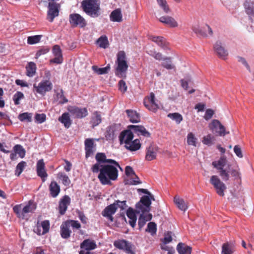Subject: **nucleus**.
Instances as JSON below:
<instances>
[{
	"label": "nucleus",
	"instance_id": "f257e3e1",
	"mask_svg": "<svg viewBox=\"0 0 254 254\" xmlns=\"http://www.w3.org/2000/svg\"><path fill=\"white\" fill-rule=\"evenodd\" d=\"M93 173H99L98 178L103 185H111V181H115L118 177V170L111 164L101 165L95 163L91 168Z\"/></svg>",
	"mask_w": 254,
	"mask_h": 254
},
{
	"label": "nucleus",
	"instance_id": "f03ea898",
	"mask_svg": "<svg viewBox=\"0 0 254 254\" xmlns=\"http://www.w3.org/2000/svg\"><path fill=\"white\" fill-rule=\"evenodd\" d=\"M227 163L226 157L223 155L219 160L212 162V165L218 171L219 175L223 181H227L229 180L230 174L235 179H240L241 178L240 173L238 167L231 168L230 166L228 165L227 168L225 169L224 167L226 165Z\"/></svg>",
	"mask_w": 254,
	"mask_h": 254
},
{
	"label": "nucleus",
	"instance_id": "7ed1b4c3",
	"mask_svg": "<svg viewBox=\"0 0 254 254\" xmlns=\"http://www.w3.org/2000/svg\"><path fill=\"white\" fill-rule=\"evenodd\" d=\"M117 67L115 68V73L116 76L120 77H126L128 65L127 61L126 53L123 51L118 52L117 55L116 61Z\"/></svg>",
	"mask_w": 254,
	"mask_h": 254
},
{
	"label": "nucleus",
	"instance_id": "20e7f679",
	"mask_svg": "<svg viewBox=\"0 0 254 254\" xmlns=\"http://www.w3.org/2000/svg\"><path fill=\"white\" fill-rule=\"evenodd\" d=\"M83 10L90 16L95 18L100 15V4L96 0H84L81 2Z\"/></svg>",
	"mask_w": 254,
	"mask_h": 254
},
{
	"label": "nucleus",
	"instance_id": "39448f33",
	"mask_svg": "<svg viewBox=\"0 0 254 254\" xmlns=\"http://www.w3.org/2000/svg\"><path fill=\"white\" fill-rule=\"evenodd\" d=\"M151 199L149 196L143 195L139 201L136 204L135 212L137 213H145L150 211Z\"/></svg>",
	"mask_w": 254,
	"mask_h": 254
},
{
	"label": "nucleus",
	"instance_id": "423d86ee",
	"mask_svg": "<svg viewBox=\"0 0 254 254\" xmlns=\"http://www.w3.org/2000/svg\"><path fill=\"white\" fill-rule=\"evenodd\" d=\"M52 88L53 84L49 80H42L38 85H33V91L43 96H45L47 92L51 91Z\"/></svg>",
	"mask_w": 254,
	"mask_h": 254
},
{
	"label": "nucleus",
	"instance_id": "0eeeda50",
	"mask_svg": "<svg viewBox=\"0 0 254 254\" xmlns=\"http://www.w3.org/2000/svg\"><path fill=\"white\" fill-rule=\"evenodd\" d=\"M210 183L214 187L218 195L222 197L224 196L227 187L217 176H212L210 179Z\"/></svg>",
	"mask_w": 254,
	"mask_h": 254
},
{
	"label": "nucleus",
	"instance_id": "6e6552de",
	"mask_svg": "<svg viewBox=\"0 0 254 254\" xmlns=\"http://www.w3.org/2000/svg\"><path fill=\"white\" fill-rule=\"evenodd\" d=\"M114 245L116 248L123 250L127 254H135L134 246L126 240L115 241Z\"/></svg>",
	"mask_w": 254,
	"mask_h": 254
},
{
	"label": "nucleus",
	"instance_id": "1a4fd4ad",
	"mask_svg": "<svg viewBox=\"0 0 254 254\" xmlns=\"http://www.w3.org/2000/svg\"><path fill=\"white\" fill-rule=\"evenodd\" d=\"M69 22L71 27L79 26L83 28L87 25V22L84 17L78 13H72L69 15Z\"/></svg>",
	"mask_w": 254,
	"mask_h": 254
},
{
	"label": "nucleus",
	"instance_id": "9d476101",
	"mask_svg": "<svg viewBox=\"0 0 254 254\" xmlns=\"http://www.w3.org/2000/svg\"><path fill=\"white\" fill-rule=\"evenodd\" d=\"M47 12V19L51 22L59 14L60 4L57 2H51L48 4Z\"/></svg>",
	"mask_w": 254,
	"mask_h": 254
},
{
	"label": "nucleus",
	"instance_id": "9b49d317",
	"mask_svg": "<svg viewBox=\"0 0 254 254\" xmlns=\"http://www.w3.org/2000/svg\"><path fill=\"white\" fill-rule=\"evenodd\" d=\"M209 127L212 132L217 135L223 136L229 133V131L226 132L225 127L217 120H213Z\"/></svg>",
	"mask_w": 254,
	"mask_h": 254
},
{
	"label": "nucleus",
	"instance_id": "f8f14e48",
	"mask_svg": "<svg viewBox=\"0 0 254 254\" xmlns=\"http://www.w3.org/2000/svg\"><path fill=\"white\" fill-rule=\"evenodd\" d=\"M143 104L148 110L153 112H156L159 108L158 105L155 101V95L153 92L149 97L144 98Z\"/></svg>",
	"mask_w": 254,
	"mask_h": 254
},
{
	"label": "nucleus",
	"instance_id": "ddd939ff",
	"mask_svg": "<svg viewBox=\"0 0 254 254\" xmlns=\"http://www.w3.org/2000/svg\"><path fill=\"white\" fill-rule=\"evenodd\" d=\"M70 115L75 118L81 119L88 115V111L86 108H80L75 106H71L68 108Z\"/></svg>",
	"mask_w": 254,
	"mask_h": 254
},
{
	"label": "nucleus",
	"instance_id": "4468645a",
	"mask_svg": "<svg viewBox=\"0 0 254 254\" xmlns=\"http://www.w3.org/2000/svg\"><path fill=\"white\" fill-rule=\"evenodd\" d=\"M94 138H86L84 141L85 157L88 158L91 156L96 150V144Z\"/></svg>",
	"mask_w": 254,
	"mask_h": 254
},
{
	"label": "nucleus",
	"instance_id": "2eb2a0df",
	"mask_svg": "<svg viewBox=\"0 0 254 254\" xmlns=\"http://www.w3.org/2000/svg\"><path fill=\"white\" fill-rule=\"evenodd\" d=\"M131 129L128 128L122 131L119 136V140L121 144H128L134 137L133 133Z\"/></svg>",
	"mask_w": 254,
	"mask_h": 254
},
{
	"label": "nucleus",
	"instance_id": "dca6fc26",
	"mask_svg": "<svg viewBox=\"0 0 254 254\" xmlns=\"http://www.w3.org/2000/svg\"><path fill=\"white\" fill-rule=\"evenodd\" d=\"M36 171L37 175L40 177L44 182L48 176L45 169V164L43 159L38 161L36 164Z\"/></svg>",
	"mask_w": 254,
	"mask_h": 254
},
{
	"label": "nucleus",
	"instance_id": "f3484780",
	"mask_svg": "<svg viewBox=\"0 0 254 254\" xmlns=\"http://www.w3.org/2000/svg\"><path fill=\"white\" fill-rule=\"evenodd\" d=\"M70 203V198L68 195H64L60 200L58 207L59 212L61 215H64Z\"/></svg>",
	"mask_w": 254,
	"mask_h": 254
},
{
	"label": "nucleus",
	"instance_id": "a211bd4d",
	"mask_svg": "<svg viewBox=\"0 0 254 254\" xmlns=\"http://www.w3.org/2000/svg\"><path fill=\"white\" fill-rule=\"evenodd\" d=\"M117 209V207L115 205V204H111L107 207L102 212V215L106 217L111 222L114 221V218L113 215L114 214Z\"/></svg>",
	"mask_w": 254,
	"mask_h": 254
},
{
	"label": "nucleus",
	"instance_id": "6ab92c4d",
	"mask_svg": "<svg viewBox=\"0 0 254 254\" xmlns=\"http://www.w3.org/2000/svg\"><path fill=\"white\" fill-rule=\"evenodd\" d=\"M53 53L55 58L50 60L51 63L60 64L63 63V59L62 53V50L59 45H56L53 46Z\"/></svg>",
	"mask_w": 254,
	"mask_h": 254
},
{
	"label": "nucleus",
	"instance_id": "aec40b11",
	"mask_svg": "<svg viewBox=\"0 0 254 254\" xmlns=\"http://www.w3.org/2000/svg\"><path fill=\"white\" fill-rule=\"evenodd\" d=\"M128 128L131 129L133 132L138 136L142 135L146 137L150 136V133L142 126L129 125L128 126Z\"/></svg>",
	"mask_w": 254,
	"mask_h": 254
},
{
	"label": "nucleus",
	"instance_id": "412c9836",
	"mask_svg": "<svg viewBox=\"0 0 254 254\" xmlns=\"http://www.w3.org/2000/svg\"><path fill=\"white\" fill-rule=\"evenodd\" d=\"M119 127L117 124L110 126L107 128L105 137L107 140H113L119 131Z\"/></svg>",
	"mask_w": 254,
	"mask_h": 254
},
{
	"label": "nucleus",
	"instance_id": "4be33fe9",
	"mask_svg": "<svg viewBox=\"0 0 254 254\" xmlns=\"http://www.w3.org/2000/svg\"><path fill=\"white\" fill-rule=\"evenodd\" d=\"M214 49L219 58L222 59H225L228 55L227 51L222 46V44L220 41H217L215 43L214 45Z\"/></svg>",
	"mask_w": 254,
	"mask_h": 254
},
{
	"label": "nucleus",
	"instance_id": "5701e85b",
	"mask_svg": "<svg viewBox=\"0 0 254 254\" xmlns=\"http://www.w3.org/2000/svg\"><path fill=\"white\" fill-rule=\"evenodd\" d=\"M158 152V147L154 145H150L146 149L145 159L147 161H151L156 157Z\"/></svg>",
	"mask_w": 254,
	"mask_h": 254
},
{
	"label": "nucleus",
	"instance_id": "b1692460",
	"mask_svg": "<svg viewBox=\"0 0 254 254\" xmlns=\"http://www.w3.org/2000/svg\"><path fill=\"white\" fill-rule=\"evenodd\" d=\"M69 228L68 223L65 221L63 222L60 227V235L62 238L67 239L70 237L71 231Z\"/></svg>",
	"mask_w": 254,
	"mask_h": 254
},
{
	"label": "nucleus",
	"instance_id": "393cba45",
	"mask_svg": "<svg viewBox=\"0 0 254 254\" xmlns=\"http://www.w3.org/2000/svg\"><path fill=\"white\" fill-rule=\"evenodd\" d=\"M159 20L161 22L165 24H166L172 28L177 27L178 26V22L175 20V19L173 17L171 16H161L159 18Z\"/></svg>",
	"mask_w": 254,
	"mask_h": 254
},
{
	"label": "nucleus",
	"instance_id": "a878e982",
	"mask_svg": "<svg viewBox=\"0 0 254 254\" xmlns=\"http://www.w3.org/2000/svg\"><path fill=\"white\" fill-rule=\"evenodd\" d=\"M56 94L54 98V101L59 104H64L68 102L67 99L64 96V91L61 89L59 91L58 90H55Z\"/></svg>",
	"mask_w": 254,
	"mask_h": 254
},
{
	"label": "nucleus",
	"instance_id": "bb28decb",
	"mask_svg": "<svg viewBox=\"0 0 254 254\" xmlns=\"http://www.w3.org/2000/svg\"><path fill=\"white\" fill-rule=\"evenodd\" d=\"M97 247L95 242L90 239H86L80 244V248L83 249L82 251H88L94 250Z\"/></svg>",
	"mask_w": 254,
	"mask_h": 254
},
{
	"label": "nucleus",
	"instance_id": "cd10ccee",
	"mask_svg": "<svg viewBox=\"0 0 254 254\" xmlns=\"http://www.w3.org/2000/svg\"><path fill=\"white\" fill-rule=\"evenodd\" d=\"M49 191L53 197H56L60 192V186L56 181H53L49 185Z\"/></svg>",
	"mask_w": 254,
	"mask_h": 254
},
{
	"label": "nucleus",
	"instance_id": "c85d7f7f",
	"mask_svg": "<svg viewBox=\"0 0 254 254\" xmlns=\"http://www.w3.org/2000/svg\"><path fill=\"white\" fill-rule=\"evenodd\" d=\"M141 146V144L138 139L131 140L128 142V144L125 145V147L127 150L130 151H136L139 150Z\"/></svg>",
	"mask_w": 254,
	"mask_h": 254
},
{
	"label": "nucleus",
	"instance_id": "c756f323",
	"mask_svg": "<svg viewBox=\"0 0 254 254\" xmlns=\"http://www.w3.org/2000/svg\"><path fill=\"white\" fill-rule=\"evenodd\" d=\"M121 8H117L113 10L110 15L111 21L113 22H121L123 20Z\"/></svg>",
	"mask_w": 254,
	"mask_h": 254
},
{
	"label": "nucleus",
	"instance_id": "7c9ffc66",
	"mask_svg": "<svg viewBox=\"0 0 254 254\" xmlns=\"http://www.w3.org/2000/svg\"><path fill=\"white\" fill-rule=\"evenodd\" d=\"M50 229V222L49 220H44L41 223V225L37 227V234L39 235H44L48 233Z\"/></svg>",
	"mask_w": 254,
	"mask_h": 254
},
{
	"label": "nucleus",
	"instance_id": "2f4dec72",
	"mask_svg": "<svg viewBox=\"0 0 254 254\" xmlns=\"http://www.w3.org/2000/svg\"><path fill=\"white\" fill-rule=\"evenodd\" d=\"M37 208L36 203L32 200H30L23 208V213L25 216L26 214L33 213Z\"/></svg>",
	"mask_w": 254,
	"mask_h": 254
},
{
	"label": "nucleus",
	"instance_id": "473e14b6",
	"mask_svg": "<svg viewBox=\"0 0 254 254\" xmlns=\"http://www.w3.org/2000/svg\"><path fill=\"white\" fill-rule=\"evenodd\" d=\"M152 218V215L150 213L145 214V213H141L139 217L138 221L139 229H141L145 225L146 222L151 220Z\"/></svg>",
	"mask_w": 254,
	"mask_h": 254
},
{
	"label": "nucleus",
	"instance_id": "72a5a7b5",
	"mask_svg": "<svg viewBox=\"0 0 254 254\" xmlns=\"http://www.w3.org/2000/svg\"><path fill=\"white\" fill-rule=\"evenodd\" d=\"M235 251L234 245L231 243L226 242L222 246L221 254H233Z\"/></svg>",
	"mask_w": 254,
	"mask_h": 254
},
{
	"label": "nucleus",
	"instance_id": "f704fd0d",
	"mask_svg": "<svg viewBox=\"0 0 254 254\" xmlns=\"http://www.w3.org/2000/svg\"><path fill=\"white\" fill-rule=\"evenodd\" d=\"M246 12L251 16L254 17V1L246 0L244 3Z\"/></svg>",
	"mask_w": 254,
	"mask_h": 254
},
{
	"label": "nucleus",
	"instance_id": "c9c22d12",
	"mask_svg": "<svg viewBox=\"0 0 254 254\" xmlns=\"http://www.w3.org/2000/svg\"><path fill=\"white\" fill-rule=\"evenodd\" d=\"M126 112L127 113L130 122L136 123L140 122L139 114L136 111L132 110H127Z\"/></svg>",
	"mask_w": 254,
	"mask_h": 254
},
{
	"label": "nucleus",
	"instance_id": "e433bc0d",
	"mask_svg": "<svg viewBox=\"0 0 254 254\" xmlns=\"http://www.w3.org/2000/svg\"><path fill=\"white\" fill-rule=\"evenodd\" d=\"M59 121L63 124L65 127L68 128L72 124L68 113H64L59 118Z\"/></svg>",
	"mask_w": 254,
	"mask_h": 254
},
{
	"label": "nucleus",
	"instance_id": "4c0bfd02",
	"mask_svg": "<svg viewBox=\"0 0 254 254\" xmlns=\"http://www.w3.org/2000/svg\"><path fill=\"white\" fill-rule=\"evenodd\" d=\"M177 250L179 254H191V248L184 243H179Z\"/></svg>",
	"mask_w": 254,
	"mask_h": 254
},
{
	"label": "nucleus",
	"instance_id": "58836bf2",
	"mask_svg": "<svg viewBox=\"0 0 254 254\" xmlns=\"http://www.w3.org/2000/svg\"><path fill=\"white\" fill-rule=\"evenodd\" d=\"M127 215L129 219L128 223L129 225L134 228L136 225V216L133 209L129 208L127 211Z\"/></svg>",
	"mask_w": 254,
	"mask_h": 254
},
{
	"label": "nucleus",
	"instance_id": "ea45409f",
	"mask_svg": "<svg viewBox=\"0 0 254 254\" xmlns=\"http://www.w3.org/2000/svg\"><path fill=\"white\" fill-rule=\"evenodd\" d=\"M174 201L177 207L182 211H185L188 209L187 204L185 200L178 196H175Z\"/></svg>",
	"mask_w": 254,
	"mask_h": 254
},
{
	"label": "nucleus",
	"instance_id": "a19ab883",
	"mask_svg": "<svg viewBox=\"0 0 254 254\" xmlns=\"http://www.w3.org/2000/svg\"><path fill=\"white\" fill-rule=\"evenodd\" d=\"M26 75L33 77L36 73V65L33 62H29L26 66Z\"/></svg>",
	"mask_w": 254,
	"mask_h": 254
},
{
	"label": "nucleus",
	"instance_id": "79ce46f5",
	"mask_svg": "<svg viewBox=\"0 0 254 254\" xmlns=\"http://www.w3.org/2000/svg\"><path fill=\"white\" fill-rule=\"evenodd\" d=\"M92 70L98 75L106 74L110 69V65L108 64L106 67L99 68L97 65L92 66Z\"/></svg>",
	"mask_w": 254,
	"mask_h": 254
},
{
	"label": "nucleus",
	"instance_id": "37998d69",
	"mask_svg": "<svg viewBox=\"0 0 254 254\" xmlns=\"http://www.w3.org/2000/svg\"><path fill=\"white\" fill-rule=\"evenodd\" d=\"M150 39L156 43L159 47L163 49L166 48V44L163 37L160 36H151Z\"/></svg>",
	"mask_w": 254,
	"mask_h": 254
},
{
	"label": "nucleus",
	"instance_id": "c03bdc74",
	"mask_svg": "<svg viewBox=\"0 0 254 254\" xmlns=\"http://www.w3.org/2000/svg\"><path fill=\"white\" fill-rule=\"evenodd\" d=\"M93 115L94 116L91 118L90 123L92 124V127H94L98 126L101 123L102 119L101 115L98 112H95Z\"/></svg>",
	"mask_w": 254,
	"mask_h": 254
},
{
	"label": "nucleus",
	"instance_id": "a18cd8bd",
	"mask_svg": "<svg viewBox=\"0 0 254 254\" xmlns=\"http://www.w3.org/2000/svg\"><path fill=\"white\" fill-rule=\"evenodd\" d=\"M57 177L62 181V183L65 186H69L71 183L69 177L63 172H59L57 174Z\"/></svg>",
	"mask_w": 254,
	"mask_h": 254
},
{
	"label": "nucleus",
	"instance_id": "49530a36",
	"mask_svg": "<svg viewBox=\"0 0 254 254\" xmlns=\"http://www.w3.org/2000/svg\"><path fill=\"white\" fill-rule=\"evenodd\" d=\"M97 44L101 48H106L109 45L108 38L106 36H101L97 41Z\"/></svg>",
	"mask_w": 254,
	"mask_h": 254
},
{
	"label": "nucleus",
	"instance_id": "de8ad7c7",
	"mask_svg": "<svg viewBox=\"0 0 254 254\" xmlns=\"http://www.w3.org/2000/svg\"><path fill=\"white\" fill-rule=\"evenodd\" d=\"M167 117L175 121L177 124H179L183 119L182 116L179 113H169Z\"/></svg>",
	"mask_w": 254,
	"mask_h": 254
},
{
	"label": "nucleus",
	"instance_id": "09e8293b",
	"mask_svg": "<svg viewBox=\"0 0 254 254\" xmlns=\"http://www.w3.org/2000/svg\"><path fill=\"white\" fill-rule=\"evenodd\" d=\"M13 151L17 154L21 158H23L25 155V150L23 147L20 144L15 145L13 148Z\"/></svg>",
	"mask_w": 254,
	"mask_h": 254
},
{
	"label": "nucleus",
	"instance_id": "8fccbe9b",
	"mask_svg": "<svg viewBox=\"0 0 254 254\" xmlns=\"http://www.w3.org/2000/svg\"><path fill=\"white\" fill-rule=\"evenodd\" d=\"M26 166V162L22 161L20 162H19L17 166H16L15 170V175L16 176H19L22 172H23V170L24 169L25 167Z\"/></svg>",
	"mask_w": 254,
	"mask_h": 254
},
{
	"label": "nucleus",
	"instance_id": "3c124183",
	"mask_svg": "<svg viewBox=\"0 0 254 254\" xmlns=\"http://www.w3.org/2000/svg\"><path fill=\"white\" fill-rule=\"evenodd\" d=\"M21 206L22 204L16 205L13 207V210L19 218L23 219L25 216L23 215V208Z\"/></svg>",
	"mask_w": 254,
	"mask_h": 254
},
{
	"label": "nucleus",
	"instance_id": "603ef678",
	"mask_svg": "<svg viewBox=\"0 0 254 254\" xmlns=\"http://www.w3.org/2000/svg\"><path fill=\"white\" fill-rule=\"evenodd\" d=\"M163 60V62L161 65L163 67L167 69H172L175 68V66L172 64L170 58H165Z\"/></svg>",
	"mask_w": 254,
	"mask_h": 254
},
{
	"label": "nucleus",
	"instance_id": "864d4df0",
	"mask_svg": "<svg viewBox=\"0 0 254 254\" xmlns=\"http://www.w3.org/2000/svg\"><path fill=\"white\" fill-rule=\"evenodd\" d=\"M197 138L195 137L194 134L190 132L187 135V143L189 145L196 146Z\"/></svg>",
	"mask_w": 254,
	"mask_h": 254
},
{
	"label": "nucleus",
	"instance_id": "5fc2aeb1",
	"mask_svg": "<svg viewBox=\"0 0 254 254\" xmlns=\"http://www.w3.org/2000/svg\"><path fill=\"white\" fill-rule=\"evenodd\" d=\"M32 115L31 113H23L19 115L18 119L21 122L26 121L28 122H31L32 121Z\"/></svg>",
	"mask_w": 254,
	"mask_h": 254
},
{
	"label": "nucleus",
	"instance_id": "6e6d98bb",
	"mask_svg": "<svg viewBox=\"0 0 254 254\" xmlns=\"http://www.w3.org/2000/svg\"><path fill=\"white\" fill-rule=\"evenodd\" d=\"M41 37V35L29 36L27 38V43L30 45L37 44L40 42Z\"/></svg>",
	"mask_w": 254,
	"mask_h": 254
},
{
	"label": "nucleus",
	"instance_id": "4d7b16f0",
	"mask_svg": "<svg viewBox=\"0 0 254 254\" xmlns=\"http://www.w3.org/2000/svg\"><path fill=\"white\" fill-rule=\"evenodd\" d=\"M157 1L166 13H168L170 11V8L166 0H157Z\"/></svg>",
	"mask_w": 254,
	"mask_h": 254
},
{
	"label": "nucleus",
	"instance_id": "13d9d810",
	"mask_svg": "<svg viewBox=\"0 0 254 254\" xmlns=\"http://www.w3.org/2000/svg\"><path fill=\"white\" fill-rule=\"evenodd\" d=\"M157 230L156 224L153 222H149L147 225L146 231L151 233L152 235L156 234Z\"/></svg>",
	"mask_w": 254,
	"mask_h": 254
},
{
	"label": "nucleus",
	"instance_id": "bf43d9fd",
	"mask_svg": "<svg viewBox=\"0 0 254 254\" xmlns=\"http://www.w3.org/2000/svg\"><path fill=\"white\" fill-rule=\"evenodd\" d=\"M214 140V137L211 134H209L203 137L202 142L204 144L210 146L213 144Z\"/></svg>",
	"mask_w": 254,
	"mask_h": 254
},
{
	"label": "nucleus",
	"instance_id": "052dcab7",
	"mask_svg": "<svg viewBox=\"0 0 254 254\" xmlns=\"http://www.w3.org/2000/svg\"><path fill=\"white\" fill-rule=\"evenodd\" d=\"M24 97L23 93L20 91H17L13 97V100L15 105H18L20 104L19 101Z\"/></svg>",
	"mask_w": 254,
	"mask_h": 254
},
{
	"label": "nucleus",
	"instance_id": "680f3d73",
	"mask_svg": "<svg viewBox=\"0 0 254 254\" xmlns=\"http://www.w3.org/2000/svg\"><path fill=\"white\" fill-rule=\"evenodd\" d=\"M97 162L96 163H105L106 161V156L104 153H98L95 156Z\"/></svg>",
	"mask_w": 254,
	"mask_h": 254
},
{
	"label": "nucleus",
	"instance_id": "e2e57ef3",
	"mask_svg": "<svg viewBox=\"0 0 254 254\" xmlns=\"http://www.w3.org/2000/svg\"><path fill=\"white\" fill-rule=\"evenodd\" d=\"M116 207H119L121 210H124L127 207L126 201H120L119 200H115L114 202Z\"/></svg>",
	"mask_w": 254,
	"mask_h": 254
},
{
	"label": "nucleus",
	"instance_id": "0e129e2a",
	"mask_svg": "<svg viewBox=\"0 0 254 254\" xmlns=\"http://www.w3.org/2000/svg\"><path fill=\"white\" fill-rule=\"evenodd\" d=\"M66 223H68L69 226H71L73 228L79 229L81 227V225L78 221L73 220H67L65 221Z\"/></svg>",
	"mask_w": 254,
	"mask_h": 254
},
{
	"label": "nucleus",
	"instance_id": "69168bd1",
	"mask_svg": "<svg viewBox=\"0 0 254 254\" xmlns=\"http://www.w3.org/2000/svg\"><path fill=\"white\" fill-rule=\"evenodd\" d=\"M46 116L44 114H37L35 120L38 124H42L46 121Z\"/></svg>",
	"mask_w": 254,
	"mask_h": 254
},
{
	"label": "nucleus",
	"instance_id": "338daca9",
	"mask_svg": "<svg viewBox=\"0 0 254 254\" xmlns=\"http://www.w3.org/2000/svg\"><path fill=\"white\" fill-rule=\"evenodd\" d=\"M130 181L129 182H127V184L132 185H136L138 184H140L141 182L139 180V178L135 174L134 176H132L130 177Z\"/></svg>",
	"mask_w": 254,
	"mask_h": 254
},
{
	"label": "nucleus",
	"instance_id": "774afa93",
	"mask_svg": "<svg viewBox=\"0 0 254 254\" xmlns=\"http://www.w3.org/2000/svg\"><path fill=\"white\" fill-rule=\"evenodd\" d=\"M150 53H148L150 56L153 57L156 60L158 61H161L163 60V58L161 53L159 52H157L156 51H151Z\"/></svg>",
	"mask_w": 254,
	"mask_h": 254
}]
</instances>
